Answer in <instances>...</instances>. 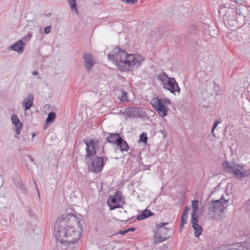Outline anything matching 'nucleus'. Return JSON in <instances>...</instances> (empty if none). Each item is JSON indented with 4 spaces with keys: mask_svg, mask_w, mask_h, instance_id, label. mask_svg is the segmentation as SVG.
<instances>
[{
    "mask_svg": "<svg viewBox=\"0 0 250 250\" xmlns=\"http://www.w3.org/2000/svg\"><path fill=\"white\" fill-rule=\"evenodd\" d=\"M81 220H76L73 225L66 220H56L54 236L57 242L65 245L74 244L80 238L83 231Z\"/></svg>",
    "mask_w": 250,
    "mask_h": 250,
    "instance_id": "obj_1",
    "label": "nucleus"
},
{
    "mask_svg": "<svg viewBox=\"0 0 250 250\" xmlns=\"http://www.w3.org/2000/svg\"><path fill=\"white\" fill-rule=\"evenodd\" d=\"M83 142L86 145L84 160L87 163L88 169L93 173H98L103 169L104 163L108 161L104 155V145L94 139Z\"/></svg>",
    "mask_w": 250,
    "mask_h": 250,
    "instance_id": "obj_2",
    "label": "nucleus"
},
{
    "mask_svg": "<svg viewBox=\"0 0 250 250\" xmlns=\"http://www.w3.org/2000/svg\"><path fill=\"white\" fill-rule=\"evenodd\" d=\"M112 52V54L107 55L108 59L116 63L122 71L137 68L145 60L144 57L141 55L128 54L126 51L118 47H116Z\"/></svg>",
    "mask_w": 250,
    "mask_h": 250,
    "instance_id": "obj_3",
    "label": "nucleus"
},
{
    "mask_svg": "<svg viewBox=\"0 0 250 250\" xmlns=\"http://www.w3.org/2000/svg\"><path fill=\"white\" fill-rule=\"evenodd\" d=\"M223 167L225 171L233 174V177L237 179H241L247 176V174L243 171V167L240 165L229 163L228 161H225L223 163Z\"/></svg>",
    "mask_w": 250,
    "mask_h": 250,
    "instance_id": "obj_4",
    "label": "nucleus"
},
{
    "mask_svg": "<svg viewBox=\"0 0 250 250\" xmlns=\"http://www.w3.org/2000/svg\"><path fill=\"white\" fill-rule=\"evenodd\" d=\"M168 223H161L156 225L155 230L154 240L156 244L164 242L169 238L167 232L170 228L167 227Z\"/></svg>",
    "mask_w": 250,
    "mask_h": 250,
    "instance_id": "obj_5",
    "label": "nucleus"
},
{
    "mask_svg": "<svg viewBox=\"0 0 250 250\" xmlns=\"http://www.w3.org/2000/svg\"><path fill=\"white\" fill-rule=\"evenodd\" d=\"M107 202L110 210L122 208L125 203V197L119 190L116 191L114 195H110Z\"/></svg>",
    "mask_w": 250,
    "mask_h": 250,
    "instance_id": "obj_6",
    "label": "nucleus"
},
{
    "mask_svg": "<svg viewBox=\"0 0 250 250\" xmlns=\"http://www.w3.org/2000/svg\"><path fill=\"white\" fill-rule=\"evenodd\" d=\"M229 201L224 199L223 195L219 200H211L208 203V210L209 212H221L226 208L228 206Z\"/></svg>",
    "mask_w": 250,
    "mask_h": 250,
    "instance_id": "obj_7",
    "label": "nucleus"
},
{
    "mask_svg": "<svg viewBox=\"0 0 250 250\" xmlns=\"http://www.w3.org/2000/svg\"><path fill=\"white\" fill-rule=\"evenodd\" d=\"M150 104L160 116L163 117L167 114L168 108L164 105L163 101L159 98H153L151 100Z\"/></svg>",
    "mask_w": 250,
    "mask_h": 250,
    "instance_id": "obj_8",
    "label": "nucleus"
},
{
    "mask_svg": "<svg viewBox=\"0 0 250 250\" xmlns=\"http://www.w3.org/2000/svg\"><path fill=\"white\" fill-rule=\"evenodd\" d=\"M163 87L174 95L176 94V92H178V94L180 93V88L173 78H171L167 81V83L163 85Z\"/></svg>",
    "mask_w": 250,
    "mask_h": 250,
    "instance_id": "obj_9",
    "label": "nucleus"
},
{
    "mask_svg": "<svg viewBox=\"0 0 250 250\" xmlns=\"http://www.w3.org/2000/svg\"><path fill=\"white\" fill-rule=\"evenodd\" d=\"M83 58L84 68L87 71L89 72L95 63L93 55L89 53H85L83 54Z\"/></svg>",
    "mask_w": 250,
    "mask_h": 250,
    "instance_id": "obj_10",
    "label": "nucleus"
},
{
    "mask_svg": "<svg viewBox=\"0 0 250 250\" xmlns=\"http://www.w3.org/2000/svg\"><path fill=\"white\" fill-rule=\"evenodd\" d=\"M191 203L192 211L191 219H198L203 213V207H199V201L197 200H193Z\"/></svg>",
    "mask_w": 250,
    "mask_h": 250,
    "instance_id": "obj_11",
    "label": "nucleus"
},
{
    "mask_svg": "<svg viewBox=\"0 0 250 250\" xmlns=\"http://www.w3.org/2000/svg\"><path fill=\"white\" fill-rule=\"evenodd\" d=\"M82 215L77 213L73 208H67L65 210L64 212L62 214L61 219H70L74 218V219H79Z\"/></svg>",
    "mask_w": 250,
    "mask_h": 250,
    "instance_id": "obj_12",
    "label": "nucleus"
},
{
    "mask_svg": "<svg viewBox=\"0 0 250 250\" xmlns=\"http://www.w3.org/2000/svg\"><path fill=\"white\" fill-rule=\"evenodd\" d=\"M140 109L138 107H129L125 109L123 114L125 117L130 118H134L139 116Z\"/></svg>",
    "mask_w": 250,
    "mask_h": 250,
    "instance_id": "obj_13",
    "label": "nucleus"
},
{
    "mask_svg": "<svg viewBox=\"0 0 250 250\" xmlns=\"http://www.w3.org/2000/svg\"><path fill=\"white\" fill-rule=\"evenodd\" d=\"M8 49L9 50H13L19 53H21L23 51L24 43L21 40H20L8 46Z\"/></svg>",
    "mask_w": 250,
    "mask_h": 250,
    "instance_id": "obj_14",
    "label": "nucleus"
},
{
    "mask_svg": "<svg viewBox=\"0 0 250 250\" xmlns=\"http://www.w3.org/2000/svg\"><path fill=\"white\" fill-rule=\"evenodd\" d=\"M191 223L194 230V235L196 237H198L202 234L203 229L202 227L198 224L199 220H191Z\"/></svg>",
    "mask_w": 250,
    "mask_h": 250,
    "instance_id": "obj_15",
    "label": "nucleus"
},
{
    "mask_svg": "<svg viewBox=\"0 0 250 250\" xmlns=\"http://www.w3.org/2000/svg\"><path fill=\"white\" fill-rule=\"evenodd\" d=\"M34 97L32 94H28L27 98H25L23 101L22 104L24 106L25 110H29L33 105Z\"/></svg>",
    "mask_w": 250,
    "mask_h": 250,
    "instance_id": "obj_16",
    "label": "nucleus"
},
{
    "mask_svg": "<svg viewBox=\"0 0 250 250\" xmlns=\"http://www.w3.org/2000/svg\"><path fill=\"white\" fill-rule=\"evenodd\" d=\"M116 145L119 147L120 150L122 152H127L129 150V146L127 142L124 140L121 137L117 140Z\"/></svg>",
    "mask_w": 250,
    "mask_h": 250,
    "instance_id": "obj_17",
    "label": "nucleus"
},
{
    "mask_svg": "<svg viewBox=\"0 0 250 250\" xmlns=\"http://www.w3.org/2000/svg\"><path fill=\"white\" fill-rule=\"evenodd\" d=\"M109 136L107 137L108 143L116 144L118 139L121 137L119 133H108Z\"/></svg>",
    "mask_w": 250,
    "mask_h": 250,
    "instance_id": "obj_18",
    "label": "nucleus"
},
{
    "mask_svg": "<svg viewBox=\"0 0 250 250\" xmlns=\"http://www.w3.org/2000/svg\"><path fill=\"white\" fill-rule=\"evenodd\" d=\"M153 215V213L147 209H145L141 214H139L136 219H146Z\"/></svg>",
    "mask_w": 250,
    "mask_h": 250,
    "instance_id": "obj_19",
    "label": "nucleus"
},
{
    "mask_svg": "<svg viewBox=\"0 0 250 250\" xmlns=\"http://www.w3.org/2000/svg\"><path fill=\"white\" fill-rule=\"evenodd\" d=\"M157 78L162 82L164 85L167 83V81H168L171 78L168 77L165 72L162 71L158 74Z\"/></svg>",
    "mask_w": 250,
    "mask_h": 250,
    "instance_id": "obj_20",
    "label": "nucleus"
},
{
    "mask_svg": "<svg viewBox=\"0 0 250 250\" xmlns=\"http://www.w3.org/2000/svg\"><path fill=\"white\" fill-rule=\"evenodd\" d=\"M15 185L17 188L20 190L21 192L25 193L27 192L26 187L23 185L21 180H18L16 181L15 182Z\"/></svg>",
    "mask_w": 250,
    "mask_h": 250,
    "instance_id": "obj_21",
    "label": "nucleus"
},
{
    "mask_svg": "<svg viewBox=\"0 0 250 250\" xmlns=\"http://www.w3.org/2000/svg\"><path fill=\"white\" fill-rule=\"evenodd\" d=\"M56 115L54 112H50L49 113L48 116L46 119V124H51L54 122Z\"/></svg>",
    "mask_w": 250,
    "mask_h": 250,
    "instance_id": "obj_22",
    "label": "nucleus"
},
{
    "mask_svg": "<svg viewBox=\"0 0 250 250\" xmlns=\"http://www.w3.org/2000/svg\"><path fill=\"white\" fill-rule=\"evenodd\" d=\"M68 3H69L71 10L72 11H75L78 13V10L77 8V5L76 3V0H67Z\"/></svg>",
    "mask_w": 250,
    "mask_h": 250,
    "instance_id": "obj_23",
    "label": "nucleus"
},
{
    "mask_svg": "<svg viewBox=\"0 0 250 250\" xmlns=\"http://www.w3.org/2000/svg\"><path fill=\"white\" fill-rule=\"evenodd\" d=\"M190 209L189 207L186 206L183 210L181 219H187L188 217V211Z\"/></svg>",
    "mask_w": 250,
    "mask_h": 250,
    "instance_id": "obj_24",
    "label": "nucleus"
},
{
    "mask_svg": "<svg viewBox=\"0 0 250 250\" xmlns=\"http://www.w3.org/2000/svg\"><path fill=\"white\" fill-rule=\"evenodd\" d=\"M16 127V133L18 135H19L21 133V130L22 129V124L20 121L19 122L16 123V124H14Z\"/></svg>",
    "mask_w": 250,
    "mask_h": 250,
    "instance_id": "obj_25",
    "label": "nucleus"
},
{
    "mask_svg": "<svg viewBox=\"0 0 250 250\" xmlns=\"http://www.w3.org/2000/svg\"><path fill=\"white\" fill-rule=\"evenodd\" d=\"M147 135L146 133L143 132V133H142L140 135L139 141L142 143L146 144L147 143Z\"/></svg>",
    "mask_w": 250,
    "mask_h": 250,
    "instance_id": "obj_26",
    "label": "nucleus"
},
{
    "mask_svg": "<svg viewBox=\"0 0 250 250\" xmlns=\"http://www.w3.org/2000/svg\"><path fill=\"white\" fill-rule=\"evenodd\" d=\"M11 119L12 123L13 124H16V123H17L20 121L18 117L15 114H13L11 116Z\"/></svg>",
    "mask_w": 250,
    "mask_h": 250,
    "instance_id": "obj_27",
    "label": "nucleus"
},
{
    "mask_svg": "<svg viewBox=\"0 0 250 250\" xmlns=\"http://www.w3.org/2000/svg\"><path fill=\"white\" fill-rule=\"evenodd\" d=\"M127 94L128 93L126 92H125V91L123 92L122 93V96L121 98H120V100L123 102L128 101V99H127Z\"/></svg>",
    "mask_w": 250,
    "mask_h": 250,
    "instance_id": "obj_28",
    "label": "nucleus"
},
{
    "mask_svg": "<svg viewBox=\"0 0 250 250\" xmlns=\"http://www.w3.org/2000/svg\"><path fill=\"white\" fill-rule=\"evenodd\" d=\"M125 3L135 4L138 0H121Z\"/></svg>",
    "mask_w": 250,
    "mask_h": 250,
    "instance_id": "obj_29",
    "label": "nucleus"
},
{
    "mask_svg": "<svg viewBox=\"0 0 250 250\" xmlns=\"http://www.w3.org/2000/svg\"><path fill=\"white\" fill-rule=\"evenodd\" d=\"M163 101V103L164 104V105H166L167 104H171V101L170 99L166 98L165 99H160Z\"/></svg>",
    "mask_w": 250,
    "mask_h": 250,
    "instance_id": "obj_30",
    "label": "nucleus"
},
{
    "mask_svg": "<svg viewBox=\"0 0 250 250\" xmlns=\"http://www.w3.org/2000/svg\"><path fill=\"white\" fill-rule=\"evenodd\" d=\"M189 32L190 34H195L196 32V28L194 26H192L189 28Z\"/></svg>",
    "mask_w": 250,
    "mask_h": 250,
    "instance_id": "obj_31",
    "label": "nucleus"
},
{
    "mask_svg": "<svg viewBox=\"0 0 250 250\" xmlns=\"http://www.w3.org/2000/svg\"><path fill=\"white\" fill-rule=\"evenodd\" d=\"M220 123V121H219V120H216L215 121L214 123H213V127H212V132L213 133L214 132V130L215 129V128L217 127V125Z\"/></svg>",
    "mask_w": 250,
    "mask_h": 250,
    "instance_id": "obj_32",
    "label": "nucleus"
},
{
    "mask_svg": "<svg viewBox=\"0 0 250 250\" xmlns=\"http://www.w3.org/2000/svg\"><path fill=\"white\" fill-rule=\"evenodd\" d=\"M51 26H48L46 27L44 30V33L46 34L49 33L51 31Z\"/></svg>",
    "mask_w": 250,
    "mask_h": 250,
    "instance_id": "obj_33",
    "label": "nucleus"
},
{
    "mask_svg": "<svg viewBox=\"0 0 250 250\" xmlns=\"http://www.w3.org/2000/svg\"><path fill=\"white\" fill-rule=\"evenodd\" d=\"M146 114L144 112L143 113H140V111L139 112V116L137 117H140L141 119H144L146 116Z\"/></svg>",
    "mask_w": 250,
    "mask_h": 250,
    "instance_id": "obj_34",
    "label": "nucleus"
},
{
    "mask_svg": "<svg viewBox=\"0 0 250 250\" xmlns=\"http://www.w3.org/2000/svg\"><path fill=\"white\" fill-rule=\"evenodd\" d=\"M135 229H136L135 228L131 227V228H128L127 229H126L125 230V231H126V233H127L129 231H134L135 230Z\"/></svg>",
    "mask_w": 250,
    "mask_h": 250,
    "instance_id": "obj_35",
    "label": "nucleus"
},
{
    "mask_svg": "<svg viewBox=\"0 0 250 250\" xmlns=\"http://www.w3.org/2000/svg\"><path fill=\"white\" fill-rule=\"evenodd\" d=\"M231 13L232 14H236L235 12L233 10H231L230 11H228V12L226 13V16H227L228 15H229V13Z\"/></svg>",
    "mask_w": 250,
    "mask_h": 250,
    "instance_id": "obj_36",
    "label": "nucleus"
},
{
    "mask_svg": "<svg viewBox=\"0 0 250 250\" xmlns=\"http://www.w3.org/2000/svg\"><path fill=\"white\" fill-rule=\"evenodd\" d=\"M201 41L200 40H195L194 41V43L197 45H201Z\"/></svg>",
    "mask_w": 250,
    "mask_h": 250,
    "instance_id": "obj_37",
    "label": "nucleus"
},
{
    "mask_svg": "<svg viewBox=\"0 0 250 250\" xmlns=\"http://www.w3.org/2000/svg\"><path fill=\"white\" fill-rule=\"evenodd\" d=\"M118 233L119 234H121L122 235H125V234L126 233V231H125V230H120L119 231Z\"/></svg>",
    "mask_w": 250,
    "mask_h": 250,
    "instance_id": "obj_38",
    "label": "nucleus"
},
{
    "mask_svg": "<svg viewBox=\"0 0 250 250\" xmlns=\"http://www.w3.org/2000/svg\"><path fill=\"white\" fill-rule=\"evenodd\" d=\"M38 74V72L36 70H34L32 72V75L34 76H36Z\"/></svg>",
    "mask_w": 250,
    "mask_h": 250,
    "instance_id": "obj_39",
    "label": "nucleus"
},
{
    "mask_svg": "<svg viewBox=\"0 0 250 250\" xmlns=\"http://www.w3.org/2000/svg\"><path fill=\"white\" fill-rule=\"evenodd\" d=\"M187 221V220H181V222H182V223H181V226H181V227H183V225L184 224H185V223H187V221Z\"/></svg>",
    "mask_w": 250,
    "mask_h": 250,
    "instance_id": "obj_40",
    "label": "nucleus"
},
{
    "mask_svg": "<svg viewBox=\"0 0 250 250\" xmlns=\"http://www.w3.org/2000/svg\"><path fill=\"white\" fill-rule=\"evenodd\" d=\"M26 38H28V39H30L31 38V34H27L26 36Z\"/></svg>",
    "mask_w": 250,
    "mask_h": 250,
    "instance_id": "obj_41",
    "label": "nucleus"
},
{
    "mask_svg": "<svg viewBox=\"0 0 250 250\" xmlns=\"http://www.w3.org/2000/svg\"><path fill=\"white\" fill-rule=\"evenodd\" d=\"M234 19H235V17H234V18H232H232H229V19L228 20V21H233V20H234Z\"/></svg>",
    "mask_w": 250,
    "mask_h": 250,
    "instance_id": "obj_42",
    "label": "nucleus"
},
{
    "mask_svg": "<svg viewBox=\"0 0 250 250\" xmlns=\"http://www.w3.org/2000/svg\"><path fill=\"white\" fill-rule=\"evenodd\" d=\"M34 183H35V185H36V186H37L36 183H35V182L34 181ZM36 187H37V186H36ZM37 191H38V194H39V189H38V188H37Z\"/></svg>",
    "mask_w": 250,
    "mask_h": 250,
    "instance_id": "obj_43",
    "label": "nucleus"
},
{
    "mask_svg": "<svg viewBox=\"0 0 250 250\" xmlns=\"http://www.w3.org/2000/svg\"><path fill=\"white\" fill-rule=\"evenodd\" d=\"M123 113H124V111H120V112L119 113H120V114H122L124 115Z\"/></svg>",
    "mask_w": 250,
    "mask_h": 250,
    "instance_id": "obj_44",
    "label": "nucleus"
},
{
    "mask_svg": "<svg viewBox=\"0 0 250 250\" xmlns=\"http://www.w3.org/2000/svg\"><path fill=\"white\" fill-rule=\"evenodd\" d=\"M35 133H33V134H32V136H33V137H34L35 136Z\"/></svg>",
    "mask_w": 250,
    "mask_h": 250,
    "instance_id": "obj_45",
    "label": "nucleus"
},
{
    "mask_svg": "<svg viewBox=\"0 0 250 250\" xmlns=\"http://www.w3.org/2000/svg\"><path fill=\"white\" fill-rule=\"evenodd\" d=\"M29 157L30 158V159L32 161H33V159H32L31 158V156H29Z\"/></svg>",
    "mask_w": 250,
    "mask_h": 250,
    "instance_id": "obj_46",
    "label": "nucleus"
},
{
    "mask_svg": "<svg viewBox=\"0 0 250 250\" xmlns=\"http://www.w3.org/2000/svg\"><path fill=\"white\" fill-rule=\"evenodd\" d=\"M129 219H133V217H132L130 218Z\"/></svg>",
    "mask_w": 250,
    "mask_h": 250,
    "instance_id": "obj_47",
    "label": "nucleus"
}]
</instances>
